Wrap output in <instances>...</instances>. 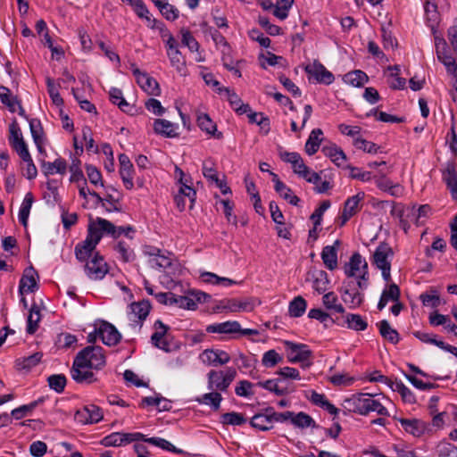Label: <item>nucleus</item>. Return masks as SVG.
<instances>
[{
  "instance_id": "nucleus-1",
  "label": "nucleus",
  "mask_w": 457,
  "mask_h": 457,
  "mask_svg": "<svg viewBox=\"0 0 457 457\" xmlns=\"http://www.w3.org/2000/svg\"><path fill=\"white\" fill-rule=\"evenodd\" d=\"M345 412H353L367 416L370 412H377L380 416H389L387 409L378 400L372 398V395L358 393L345 398L342 403Z\"/></svg>"
},
{
  "instance_id": "nucleus-2",
  "label": "nucleus",
  "mask_w": 457,
  "mask_h": 457,
  "mask_svg": "<svg viewBox=\"0 0 457 457\" xmlns=\"http://www.w3.org/2000/svg\"><path fill=\"white\" fill-rule=\"evenodd\" d=\"M279 158L287 163H290L293 171L300 178H303L307 182L317 184L320 180L319 173L312 171L303 162L302 156L296 152H287L282 146L278 147Z\"/></svg>"
},
{
  "instance_id": "nucleus-3",
  "label": "nucleus",
  "mask_w": 457,
  "mask_h": 457,
  "mask_svg": "<svg viewBox=\"0 0 457 457\" xmlns=\"http://www.w3.org/2000/svg\"><path fill=\"white\" fill-rule=\"evenodd\" d=\"M393 255L392 248L387 244L382 243L376 248L371 259V263L381 270L382 277L386 286H397L395 283L391 282L390 270Z\"/></svg>"
},
{
  "instance_id": "nucleus-4",
  "label": "nucleus",
  "mask_w": 457,
  "mask_h": 457,
  "mask_svg": "<svg viewBox=\"0 0 457 457\" xmlns=\"http://www.w3.org/2000/svg\"><path fill=\"white\" fill-rule=\"evenodd\" d=\"M345 274L348 278H355L357 286L368 282V263L359 253H354L349 262L345 263Z\"/></svg>"
},
{
  "instance_id": "nucleus-5",
  "label": "nucleus",
  "mask_w": 457,
  "mask_h": 457,
  "mask_svg": "<svg viewBox=\"0 0 457 457\" xmlns=\"http://www.w3.org/2000/svg\"><path fill=\"white\" fill-rule=\"evenodd\" d=\"M237 375L236 370L228 368L226 371L212 370L207 374L208 389L225 392Z\"/></svg>"
},
{
  "instance_id": "nucleus-6",
  "label": "nucleus",
  "mask_w": 457,
  "mask_h": 457,
  "mask_svg": "<svg viewBox=\"0 0 457 457\" xmlns=\"http://www.w3.org/2000/svg\"><path fill=\"white\" fill-rule=\"evenodd\" d=\"M75 359L80 360L83 364L96 370L104 367L106 362L104 349L101 346L94 345L85 347L77 354Z\"/></svg>"
},
{
  "instance_id": "nucleus-7",
  "label": "nucleus",
  "mask_w": 457,
  "mask_h": 457,
  "mask_svg": "<svg viewBox=\"0 0 457 457\" xmlns=\"http://www.w3.org/2000/svg\"><path fill=\"white\" fill-rule=\"evenodd\" d=\"M285 345L287 349L288 361L292 363L300 362L303 368L312 365L311 357L312 356V353L306 345L296 344L290 341H286Z\"/></svg>"
},
{
  "instance_id": "nucleus-8",
  "label": "nucleus",
  "mask_w": 457,
  "mask_h": 457,
  "mask_svg": "<svg viewBox=\"0 0 457 457\" xmlns=\"http://www.w3.org/2000/svg\"><path fill=\"white\" fill-rule=\"evenodd\" d=\"M8 140L12 148L17 153L22 161H28V159H30L31 155L28 145L16 120H14L9 127Z\"/></svg>"
},
{
  "instance_id": "nucleus-9",
  "label": "nucleus",
  "mask_w": 457,
  "mask_h": 457,
  "mask_svg": "<svg viewBox=\"0 0 457 457\" xmlns=\"http://www.w3.org/2000/svg\"><path fill=\"white\" fill-rule=\"evenodd\" d=\"M211 295L202 291H192L186 295H174L172 305H177L183 309L195 310L198 303H205Z\"/></svg>"
},
{
  "instance_id": "nucleus-10",
  "label": "nucleus",
  "mask_w": 457,
  "mask_h": 457,
  "mask_svg": "<svg viewBox=\"0 0 457 457\" xmlns=\"http://www.w3.org/2000/svg\"><path fill=\"white\" fill-rule=\"evenodd\" d=\"M154 332L151 337V343L154 346L163 350L165 352L170 351V338L171 337L169 333L170 327L165 325L161 320H157L154 323Z\"/></svg>"
},
{
  "instance_id": "nucleus-11",
  "label": "nucleus",
  "mask_w": 457,
  "mask_h": 457,
  "mask_svg": "<svg viewBox=\"0 0 457 457\" xmlns=\"http://www.w3.org/2000/svg\"><path fill=\"white\" fill-rule=\"evenodd\" d=\"M144 439V434L139 432L135 433H121V432H113L106 436H104L101 444L105 447L110 446H122L132 442H137Z\"/></svg>"
},
{
  "instance_id": "nucleus-12",
  "label": "nucleus",
  "mask_w": 457,
  "mask_h": 457,
  "mask_svg": "<svg viewBox=\"0 0 457 457\" xmlns=\"http://www.w3.org/2000/svg\"><path fill=\"white\" fill-rule=\"evenodd\" d=\"M304 71L309 79H313L317 83L330 85L334 82L335 77L332 72L318 61L309 63L304 67Z\"/></svg>"
},
{
  "instance_id": "nucleus-13",
  "label": "nucleus",
  "mask_w": 457,
  "mask_h": 457,
  "mask_svg": "<svg viewBox=\"0 0 457 457\" xmlns=\"http://www.w3.org/2000/svg\"><path fill=\"white\" fill-rule=\"evenodd\" d=\"M92 370L93 369L83 364L80 360L74 359L71 368V376L72 379L79 384L89 385L97 381V378Z\"/></svg>"
},
{
  "instance_id": "nucleus-14",
  "label": "nucleus",
  "mask_w": 457,
  "mask_h": 457,
  "mask_svg": "<svg viewBox=\"0 0 457 457\" xmlns=\"http://www.w3.org/2000/svg\"><path fill=\"white\" fill-rule=\"evenodd\" d=\"M75 420L81 424L97 423L104 418L103 411L96 404H88L78 410L74 415Z\"/></svg>"
},
{
  "instance_id": "nucleus-15",
  "label": "nucleus",
  "mask_w": 457,
  "mask_h": 457,
  "mask_svg": "<svg viewBox=\"0 0 457 457\" xmlns=\"http://www.w3.org/2000/svg\"><path fill=\"white\" fill-rule=\"evenodd\" d=\"M85 271L91 279H101L107 274L108 266L104 258L98 253H96L95 256L86 263Z\"/></svg>"
},
{
  "instance_id": "nucleus-16",
  "label": "nucleus",
  "mask_w": 457,
  "mask_h": 457,
  "mask_svg": "<svg viewBox=\"0 0 457 457\" xmlns=\"http://www.w3.org/2000/svg\"><path fill=\"white\" fill-rule=\"evenodd\" d=\"M145 253L149 256L148 264L153 269H166L171 265L170 253H165L158 248L148 247Z\"/></svg>"
},
{
  "instance_id": "nucleus-17",
  "label": "nucleus",
  "mask_w": 457,
  "mask_h": 457,
  "mask_svg": "<svg viewBox=\"0 0 457 457\" xmlns=\"http://www.w3.org/2000/svg\"><path fill=\"white\" fill-rule=\"evenodd\" d=\"M96 332L102 342L109 346L116 345L121 339L120 332L112 324L107 321H102L99 327L96 328Z\"/></svg>"
},
{
  "instance_id": "nucleus-18",
  "label": "nucleus",
  "mask_w": 457,
  "mask_h": 457,
  "mask_svg": "<svg viewBox=\"0 0 457 457\" xmlns=\"http://www.w3.org/2000/svg\"><path fill=\"white\" fill-rule=\"evenodd\" d=\"M200 359L203 363L208 366L224 365L230 361L229 354L220 349H205L201 354Z\"/></svg>"
},
{
  "instance_id": "nucleus-19",
  "label": "nucleus",
  "mask_w": 457,
  "mask_h": 457,
  "mask_svg": "<svg viewBox=\"0 0 457 457\" xmlns=\"http://www.w3.org/2000/svg\"><path fill=\"white\" fill-rule=\"evenodd\" d=\"M99 243V236L93 233L87 236L84 241L75 247V255L79 262H85L91 255L92 252Z\"/></svg>"
},
{
  "instance_id": "nucleus-20",
  "label": "nucleus",
  "mask_w": 457,
  "mask_h": 457,
  "mask_svg": "<svg viewBox=\"0 0 457 457\" xmlns=\"http://www.w3.org/2000/svg\"><path fill=\"white\" fill-rule=\"evenodd\" d=\"M333 323L339 326L346 324L347 328L355 331H363L368 328V322L360 315L355 313H347L343 317L332 319Z\"/></svg>"
},
{
  "instance_id": "nucleus-21",
  "label": "nucleus",
  "mask_w": 457,
  "mask_h": 457,
  "mask_svg": "<svg viewBox=\"0 0 457 457\" xmlns=\"http://www.w3.org/2000/svg\"><path fill=\"white\" fill-rule=\"evenodd\" d=\"M87 233L89 235H93V233L98 235L99 241L104 234L110 235L113 237V235L115 234V225L105 219L98 217L95 221L88 225Z\"/></svg>"
},
{
  "instance_id": "nucleus-22",
  "label": "nucleus",
  "mask_w": 457,
  "mask_h": 457,
  "mask_svg": "<svg viewBox=\"0 0 457 457\" xmlns=\"http://www.w3.org/2000/svg\"><path fill=\"white\" fill-rule=\"evenodd\" d=\"M364 192H360L357 195L347 198L345 202L344 211L341 215V226L345 225L359 211V204L364 199Z\"/></svg>"
},
{
  "instance_id": "nucleus-23",
  "label": "nucleus",
  "mask_w": 457,
  "mask_h": 457,
  "mask_svg": "<svg viewBox=\"0 0 457 457\" xmlns=\"http://www.w3.org/2000/svg\"><path fill=\"white\" fill-rule=\"evenodd\" d=\"M120 162V175L123 181V184L127 189H131L134 187L133 183V164L129 158L125 154H121L119 155Z\"/></svg>"
},
{
  "instance_id": "nucleus-24",
  "label": "nucleus",
  "mask_w": 457,
  "mask_h": 457,
  "mask_svg": "<svg viewBox=\"0 0 457 457\" xmlns=\"http://www.w3.org/2000/svg\"><path fill=\"white\" fill-rule=\"evenodd\" d=\"M270 173L272 176L275 191L290 204L297 205L300 202L299 197L293 194L292 189L282 182L276 173L272 171H270Z\"/></svg>"
},
{
  "instance_id": "nucleus-25",
  "label": "nucleus",
  "mask_w": 457,
  "mask_h": 457,
  "mask_svg": "<svg viewBox=\"0 0 457 457\" xmlns=\"http://www.w3.org/2000/svg\"><path fill=\"white\" fill-rule=\"evenodd\" d=\"M130 309L135 317L138 319L137 321H134V324H131L134 328L138 327L140 329L143 326V321L146 319L150 312L151 305L147 300H142L139 302H135L130 304Z\"/></svg>"
},
{
  "instance_id": "nucleus-26",
  "label": "nucleus",
  "mask_w": 457,
  "mask_h": 457,
  "mask_svg": "<svg viewBox=\"0 0 457 457\" xmlns=\"http://www.w3.org/2000/svg\"><path fill=\"white\" fill-rule=\"evenodd\" d=\"M219 93L224 92L231 108L238 114H245L251 112L249 104H244L240 97L228 87H219Z\"/></svg>"
},
{
  "instance_id": "nucleus-27",
  "label": "nucleus",
  "mask_w": 457,
  "mask_h": 457,
  "mask_svg": "<svg viewBox=\"0 0 457 457\" xmlns=\"http://www.w3.org/2000/svg\"><path fill=\"white\" fill-rule=\"evenodd\" d=\"M179 125L168 120L156 119L154 122V130L156 134L165 137H176Z\"/></svg>"
},
{
  "instance_id": "nucleus-28",
  "label": "nucleus",
  "mask_w": 457,
  "mask_h": 457,
  "mask_svg": "<svg viewBox=\"0 0 457 457\" xmlns=\"http://www.w3.org/2000/svg\"><path fill=\"white\" fill-rule=\"evenodd\" d=\"M250 425L260 430V431H268L272 429V419L270 413L268 411V407L263 410L262 412H258L253 415L250 420Z\"/></svg>"
},
{
  "instance_id": "nucleus-29",
  "label": "nucleus",
  "mask_w": 457,
  "mask_h": 457,
  "mask_svg": "<svg viewBox=\"0 0 457 457\" xmlns=\"http://www.w3.org/2000/svg\"><path fill=\"white\" fill-rule=\"evenodd\" d=\"M442 178L450 190L452 197L457 201V172L453 163H448L443 170Z\"/></svg>"
},
{
  "instance_id": "nucleus-30",
  "label": "nucleus",
  "mask_w": 457,
  "mask_h": 457,
  "mask_svg": "<svg viewBox=\"0 0 457 457\" xmlns=\"http://www.w3.org/2000/svg\"><path fill=\"white\" fill-rule=\"evenodd\" d=\"M340 245L339 240H336L333 245H327L322 249L321 259L325 266L333 270L337 267V247Z\"/></svg>"
},
{
  "instance_id": "nucleus-31",
  "label": "nucleus",
  "mask_w": 457,
  "mask_h": 457,
  "mask_svg": "<svg viewBox=\"0 0 457 457\" xmlns=\"http://www.w3.org/2000/svg\"><path fill=\"white\" fill-rule=\"evenodd\" d=\"M206 332L218 334H232L240 331V324L238 321L228 320L221 323L211 324L206 327Z\"/></svg>"
},
{
  "instance_id": "nucleus-32",
  "label": "nucleus",
  "mask_w": 457,
  "mask_h": 457,
  "mask_svg": "<svg viewBox=\"0 0 457 457\" xmlns=\"http://www.w3.org/2000/svg\"><path fill=\"white\" fill-rule=\"evenodd\" d=\"M197 125L203 131L213 136L215 138L220 139L223 137L221 132H217L216 124L206 113H201L197 116Z\"/></svg>"
},
{
  "instance_id": "nucleus-33",
  "label": "nucleus",
  "mask_w": 457,
  "mask_h": 457,
  "mask_svg": "<svg viewBox=\"0 0 457 457\" xmlns=\"http://www.w3.org/2000/svg\"><path fill=\"white\" fill-rule=\"evenodd\" d=\"M29 129L33 141L39 152L43 151L44 130L41 121L38 119L29 120Z\"/></svg>"
},
{
  "instance_id": "nucleus-34",
  "label": "nucleus",
  "mask_w": 457,
  "mask_h": 457,
  "mask_svg": "<svg viewBox=\"0 0 457 457\" xmlns=\"http://www.w3.org/2000/svg\"><path fill=\"white\" fill-rule=\"evenodd\" d=\"M42 169L46 176L54 175L55 173L64 175L67 170V162L62 158H57L53 162H43Z\"/></svg>"
},
{
  "instance_id": "nucleus-35",
  "label": "nucleus",
  "mask_w": 457,
  "mask_h": 457,
  "mask_svg": "<svg viewBox=\"0 0 457 457\" xmlns=\"http://www.w3.org/2000/svg\"><path fill=\"white\" fill-rule=\"evenodd\" d=\"M167 55L172 67L182 76L187 74L186 58L178 49L167 51Z\"/></svg>"
},
{
  "instance_id": "nucleus-36",
  "label": "nucleus",
  "mask_w": 457,
  "mask_h": 457,
  "mask_svg": "<svg viewBox=\"0 0 457 457\" xmlns=\"http://www.w3.org/2000/svg\"><path fill=\"white\" fill-rule=\"evenodd\" d=\"M379 333L383 338L387 340L393 345H396L399 340V333L393 328L386 320H383L378 323Z\"/></svg>"
},
{
  "instance_id": "nucleus-37",
  "label": "nucleus",
  "mask_w": 457,
  "mask_h": 457,
  "mask_svg": "<svg viewBox=\"0 0 457 457\" xmlns=\"http://www.w3.org/2000/svg\"><path fill=\"white\" fill-rule=\"evenodd\" d=\"M323 135V132L320 129H314L309 135V137L305 143V152L309 155H312L317 153L320 148V145L321 143L320 136Z\"/></svg>"
},
{
  "instance_id": "nucleus-38",
  "label": "nucleus",
  "mask_w": 457,
  "mask_h": 457,
  "mask_svg": "<svg viewBox=\"0 0 457 457\" xmlns=\"http://www.w3.org/2000/svg\"><path fill=\"white\" fill-rule=\"evenodd\" d=\"M140 87L148 95L158 96L160 94V87L156 79L150 77L148 74L141 75L138 77V83Z\"/></svg>"
},
{
  "instance_id": "nucleus-39",
  "label": "nucleus",
  "mask_w": 457,
  "mask_h": 457,
  "mask_svg": "<svg viewBox=\"0 0 457 457\" xmlns=\"http://www.w3.org/2000/svg\"><path fill=\"white\" fill-rule=\"evenodd\" d=\"M403 428L413 436H420L425 430L424 423L417 419H399L398 420Z\"/></svg>"
},
{
  "instance_id": "nucleus-40",
  "label": "nucleus",
  "mask_w": 457,
  "mask_h": 457,
  "mask_svg": "<svg viewBox=\"0 0 457 457\" xmlns=\"http://www.w3.org/2000/svg\"><path fill=\"white\" fill-rule=\"evenodd\" d=\"M322 303L326 309L331 312V314L345 312L344 306L339 303L337 295L333 292L324 294Z\"/></svg>"
},
{
  "instance_id": "nucleus-41",
  "label": "nucleus",
  "mask_w": 457,
  "mask_h": 457,
  "mask_svg": "<svg viewBox=\"0 0 457 457\" xmlns=\"http://www.w3.org/2000/svg\"><path fill=\"white\" fill-rule=\"evenodd\" d=\"M110 100L113 104L119 106V108L124 112H129L132 110V106L123 97L122 91L117 87H112L109 91Z\"/></svg>"
},
{
  "instance_id": "nucleus-42",
  "label": "nucleus",
  "mask_w": 457,
  "mask_h": 457,
  "mask_svg": "<svg viewBox=\"0 0 457 457\" xmlns=\"http://www.w3.org/2000/svg\"><path fill=\"white\" fill-rule=\"evenodd\" d=\"M400 298V287H385L378 303V309L381 311L389 302H397Z\"/></svg>"
},
{
  "instance_id": "nucleus-43",
  "label": "nucleus",
  "mask_w": 457,
  "mask_h": 457,
  "mask_svg": "<svg viewBox=\"0 0 457 457\" xmlns=\"http://www.w3.org/2000/svg\"><path fill=\"white\" fill-rule=\"evenodd\" d=\"M322 153L325 156L330 158V160L337 166H341L346 160V156L343 150L336 145L324 146L322 148Z\"/></svg>"
},
{
  "instance_id": "nucleus-44",
  "label": "nucleus",
  "mask_w": 457,
  "mask_h": 457,
  "mask_svg": "<svg viewBox=\"0 0 457 457\" xmlns=\"http://www.w3.org/2000/svg\"><path fill=\"white\" fill-rule=\"evenodd\" d=\"M43 353L40 352H37L28 357L17 359L15 361V364L18 370H29L41 361Z\"/></svg>"
},
{
  "instance_id": "nucleus-45",
  "label": "nucleus",
  "mask_w": 457,
  "mask_h": 457,
  "mask_svg": "<svg viewBox=\"0 0 457 457\" xmlns=\"http://www.w3.org/2000/svg\"><path fill=\"white\" fill-rule=\"evenodd\" d=\"M344 80L353 87H360L368 82L369 78L362 71L355 70L346 73L344 77Z\"/></svg>"
},
{
  "instance_id": "nucleus-46",
  "label": "nucleus",
  "mask_w": 457,
  "mask_h": 457,
  "mask_svg": "<svg viewBox=\"0 0 457 457\" xmlns=\"http://www.w3.org/2000/svg\"><path fill=\"white\" fill-rule=\"evenodd\" d=\"M141 441L147 442V443H149V444H151L153 445L160 447V448H162L163 450H166L168 452H171V453H179V454H186L187 453L183 450L175 447L168 440H166L164 438H162V437H149V438H145L144 436V439H141Z\"/></svg>"
},
{
  "instance_id": "nucleus-47",
  "label": "nucleus",
  "mask_w": 457,
  "mask_h": 457,
  "mask_svg": "<svg viewBox=\"0 0 457 457\" xmlns=\"http://www.w3.org/2000/svg\"><path fill=\"white\" fill-rule=\"evenodd\" d=\"M34 201L32 193L29 192L25 195V197L21 203L19 211V220L23 226H27L28 219L29 216L30 209Z\"/></svg>"
},
{
  "instance_id": "nucleus-48",
  "label": "nucleus",
  "mask_w": 457,
  "mask_h": 457,
  "mask_svg": "<svg viewBox=\"0 0 457 457\" xmlns=\"http://www.w3.org/2000/svg\"><path fill=\"white\" fill-rule=\"evenodd\" d=\"M281 382V378L268 379L266 381L258 382L257 386L274 393L276 395L281 396L287 395L289 391L287 387H281L278 384Z\"/></svg>"
},
{
  "instance_id": "nucleus-49",
  "label": "nucleus",
  "mask_w": 457,
  "mask_h": 457,
  "mask_svg": "<svg viewBox=\"0 0 457 457\" xmlns=\"http://www.w3.org/2000/svg\"><path fill=\"white\" fill-rule=\"evenodd\" d=\"M306 301L302 296H296L289 303V315L294 318L302 317L306 311Z\"/></svg>"
},
{
  "instance_id": "nucleus-50",
  "label": "nucleus",
  "mask_w": 457,
  "mask_h": 457,
  "mask_svg": "<svg viewBox=\"0 0 457 457\" xmlns=\"http://www.w3.org/2000/svg\"><path fill=\"white\" fill-rule=\"evenodd\" d=\"M114 250L118 254V258L123 262H132L135 258V254L132 248L128 243L124 241H119L115 245Z\"/></svg>"
},
{
  "instance_id": "nucleus-51",
  "label": "nucleus",
  "mask_w": 457,
  "mask_h": 457,
  "mask_svg": "<svg viewBox=\"0 0 457 457\" xmlns=\"http://www.w3.org/2000/svg\"><path fill=\"white\" fill-rule=\"evenodd\" d=\"M261 304V301L255 297L236 298L237 312H252L256 306Z\"/></svg>"
},
{
  "instance_id": "nucleus-52",
  "label": "nucleus",
  "mask_w": 457,
  "mask_h": 457,
  "mask_svg": "<svg viewBox=\"0 0 457 457\" xmlns=\"http://www.w3.org/2000/svg\"><path fill=\"white\" fill-rule=\"evenodd\" d=\"M200 403L210 405L214 411H218L222 401V396L219 392L212 391L206 393L197 400Z\"/></svg>"
},
{
  "instance_id": "nucleus-53",
  "label": "nucleus",
  "mask_w": 457,
  "mask_h": 457,
  "mask_svg": "<svg viewBox=\"0 0 457 457\" xmlns=\"http://www.w3.org/2000/svg\"><path fill=\"white\" fill-rule=\"evenodd\" d=\"M436 56L439 62H441L446 69L448 74H452L457 71V63L454 58L445 52V49H438L436 50Z\"/></svg>"
},
{
  "instance_id": "nucleus-54",
  "label": "nucleus",
  "mask_w": 457,
  "mask_h": 457,
  "mask_svg": "<svg viewBox=\"0 0 457 457\" xmlns=\"http://www.w3.org/2000/svg\"><path fill=\"white\" fill-rule=\"evenodd\" d=\"M291 423L300 428L315 426V421L313 419L303 411H300L297 414L293 412V416L291 417Z\"/></svg>"
},
{
  "instance_id": "nucleus-55",
  "label": "nucleus",
  "mask_w": 457,
  "mask_h": 457,
  "mask_svg": "<svg viewBox=\"0 0 457 457\" xmlns=\"http://www.w3.org/2000/svg\"><path fill=\"white\" fill-rule=\"evenodd\" d=\"M220 422L223 425L241 426L246 422V419L242 413L231 411L222 414Z\"/></svg>"
},
{
  "instance_id": "nucleus-56",
  "label": "nucleus",
  "mask_w": 457,
  "mask_h": 457,
  "mask_svg": "<svg viewBox=\"0 0 457 457\" xmlns=\"http://www.w3.org/2000/svg\"><path fill=\"white\" fill-rule=\"evenodd\" d=\"M47 383L51 389L61 394L64 391L67 384L66 377L63 374H54L47 378Z\"/></svg>"
},
{
  "instance_id": "nucleus-57",
  "label": "nucleus",
  "mask_w": 457,
  "mask_h": 457,
  "mask_svg": "<svg viewBox=\"0 0 457 457\" xmlns=\"http://www.w3.org/2000/svg\"><path fill=\"white\" fill-rule=\"evenodd\" d=\"M181 44L187 46L191 52H198L200 45L187 29H180Z\"/></svg>"
},
{
  "instance_id": "nucleus-58",
  "label": "nucleus",
  "mask_w": 457,
  "mask_h": 457,
  "mask_svg": "<svg viewBox=\"0 0 457 457\" xmlns=\"http://www.w3.org/2000/svg\"><path fill=\"white\" fill-rule=\"evenodd\" d=\"M293 3L294 0H278L273 6V14L279 20H285Z\"/></svg>"
},
{
  "instance_id": "nucleus-59",
  "label": "nucleus",
  "mask_w": 457,
  "mask_h": 457,
  "mask_svg": "<svg viewBox=\"0 0 457 457\" xmlns=\"http://www.w3.org/2000/svg\"><path fill=\"white\" fill-rule=\"evenodd\" d=\"M0 100L1 103L6 105L11 112H15V103H18V99L12 96L11 90L0 85Z\"/></svg>"
},
{
  "instance_id": "nucleus-60",
  "label": "nucleus",
  "mask_w": 457,
  "mask_h": 457,
  "mask_svg": "<svg viewBox=\"0 0 457 457\" xmlns=\"http://www.w3.org/2000/svg\"><path fill=\"white\" fill-rule=\"evenodd\" d=\"M212 312L215 313L220 312H237L236 298H224L217 303L212 307Z\"/></svg>"
},
{
  "instance_id": "nucleus-61",
  "label": "nucleus",
  "mask_w": 457,
  "mask_h": 457,
  "mask_svg": "<svg viewBox=\"0 0 457 457\" xmlns=\"http://www.w3.org/2000/svg\"><path fill=\"white\" fill-rule=\"evenodd\" d=\"M200 282L204 284H220V283H228V284H237V281H234L230 278L225 277H220L212 272H203L200 275Z\"/></svg>"
},
{
  "instance_id": "nucleus-62",
  "label": "nucleus",
  "mask_w": 457,
  "mask_h": 457,
  "mask_svg": "<svg viewBox=\"0 0 457 457\" xmlns=\"http://www.w3.org/2000/svg\"><path fill=\"white\" fill-rule=\"evenodd\" d=\"M40 321V312L39 309L34 305L31 307L29 317H28V324H27V333L34 334L37 328L38 322Z\"/></svg>"
},
{
  "instance_id": "nucleus-63",
  "label": "nucleus",
  "mask_w": 457,
  "mask_h": 457,
  "mask_svg": "<svg viewBox=\"0 0 457 457\" xmlns=\"http://www.w3.org/2000/svg\"><path fill=\"white\" fill-rule=\"evenodd\" d=\"M39 276L33 267L24 270L19 286H37Z\"/></svg>"
},
{
  "instance_id": "nucleus-64",
  "label": "nucleus",
  "mask_w": 457,
  "mask_h": 457,
  "mask_svg": "<svg viewBox=\"0 0 457 457\" xmlns=\"http://www.w3.org/2000/svg\"><path fill=\"white\" fill-rule=\"evenodd\" d=\"M438 457H457V447L453 445L442 442L436 447Z\"/></svg>"
}]
</instances>
